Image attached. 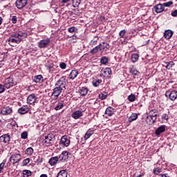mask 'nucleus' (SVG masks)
Here are the masks:
<instances>
[{
    "instance_id": "09e8293b",
    "label": "nucleus",
    "mask_w": 177,
    "mask_h": 177,
    "mask_svg": "<svg viewBox=\"0 0 177 177\" xmlns=\"http://www.w3.org/2000/svg\"><path fill=\"white\" fill-rule=\"evenodd\" d=\"M98 40L99 37L97 36L94 37L93 39L91 41V45H95Z\"/></svg>"
},
{
    "instance_id": "bf43d9fd",
    "label": "nucleus",
    "mask_w": 177,
    "mask_h": 177,
    "mask_svg": "<svg viewBox=\"0 0 177 177\" xmlns=\"http://www.w3.org/2000/svg\"><path fill=\"white\" fill-rule=\"evenodd\" d=\"M171 15L173 17H177V10H175L174 11H172Z\"/></svg>"
},
{
    "instance_id": "603ef678",
    "label": "nucleus",
    "mask_w": 177,
    "mask_h": 177,
    "mask_svg": "<svg viewBox=\"0 0 177 177\" xmlns=\"http://www.w3.org/2000/svg\"><path fill=\"white\" fill-rule=\"evenodd\" d=\"M59 67H60V68H62V70H64V69L67 67V64H66V63H64V62H62V63L59 64Z\"/></svg>"
},
{
    "instance_id": "9d476101",
    "label": "nucleus",
    "mask_w": 177,
    "mask_h": 177,
    "mask_svg": "<svg viewBox=\"0 0 177 177\" xmlns=\"http://www.w3.org/2000/svg\"><path fill=\"white\" fill-rule=\"evenodd\" d=\"M28 0H17L15 5L17 9H23L26 5H27Z\"/></svg>"
},
{
    "instance_id": "7c9ffc66",
    "label": "nucleus",
    "mask_w": 177,
    "mask_h": 177,
    "mask_svg": "<svg viewBox=\"0 0 177 177\" xmlns=\"http://www.w3.org/2000/svg\"><path fill=\"white\" fill-rule=\"evenodd\" d=\"M33 153H34V149H32V147H28L26 150V154H27L28 157L32 156Z\"/></svg>"
},
{
    "instance_id": "8fccbe9b",
    "label": "nucleus",
    "mask_w": 177,
    "mask_h": 177,
    "mask_svg": "<svg viewBox=\"0 0 177 177\" xmlns=\"http://www.w3.org/2000/svg\"><path fill=\"white\" fill-rule=\"evenodd\" d=\"M99 99H100L101 100H104V99H107V95L100 93L99 94Z\"/></svg>"
},
{
    "instance_id": "4be33fe9",
    "label": "nucleus",
    "mask_w": 177,
    "mask_h": 177,
    "mask_svg": "<svg viewBox=\"0 0 177 177\" xmlns=\"http://www.w3.org/2000/svg\"><path fill=\"white\" fill-rule=\"evenodd\" d=\"M101 73L104 77L107 75H111V68H106L104 69H102L101 71Z\"/></svg>"
},
{
    "instance_id": "0e129e2a",
    "label": "nucleus",
    "mask_w": 177,
    "mask_h": 177,
    "mask_svg": "<svg viewBox=\"0 0 177 177\" xmlns=\"http://www.w3.org/2000/svg\"><path fill=\"white\" fill-rule=\"evenodd\" d=\"M2 21H3V19H2V17H0V26L2 24Z\"/></svg>"
},
{
    "instance_id": "3c124183",
    "label": "nucleus",
    "mask_w": 177,
    "mask_h": 177,
    "mask_svg": "<svg viewBox=\"0 0 177 177\" xmlns=\"http://www.w3.org/2000/svg\"><path fill=\"white\" fill-rule=\"evenodd\" d=\"M30 163V158H27L23 160V165L26 166L27 164Z\"/></svg>"
},
{
    "instance_id": "423d86ee",
    "label": "nucleus",
    "mask_w": 177,
    "mask_h": 177,
    "mask_svg": "<svg viewBox=\"0 0 177 177\" xmlns=\"http://www.w3.org/2000/svg\"><path fill=\"white\" fill-rule=\"evenodd\" d=\"M50 44V39L47 38L45 39H42L38 43V47L40 49H44V48H48V46Z\"/></svg>"
},
{
    "instance_id": "412c9836",
    "label": "nucleus",
    "mask_w": 177,
    "mask_h": 177,
    "mask_svg": "<svg viewBox=\"0 0 177 177\" xmlns=\"http://www.w3.org/2000/svg\"><path fill=\"white\" fill-rule=\"evenodd\" d=\"M88 91L89 90L87 88V87H80L79 89V93H80L82 96H86Z\"/></svg>"
},
{
    "instance_id": "2f4dec72",
    "label": "nucleus",
    "mask_w": 177,
    "mask_h": 177,
    "mask_svg": "<svg viewBox=\"0 0 177 177\" xmlns=\"http://www.w3.org/2000/svg\"><path fill=\"white\" fill-rule=\"evenodd\" d=\"M99 50H100V46L98 45L97 46H95L94 48H93L90 53L92 54V55H96V53H97V52H99Z\"/></svg>"
},
{
    "instance_id": "4c0bfd02",
    "label": "nucleus",
    "mask_w": 177,
    "mask_h": 177,
    "mask_svg": "<svg viewBox=\"0 0 177 177\" xmlns=\"http://www.w3.org/2000/svg\"><path fill=\"white\" fill-rule=\"evenodd\" d=\"M100 63L101 64H107V63H109V58H107V57H102L100 59Z\"/></svg>"
},
{
    "instance_id": "c03bdc74",
    "label": "nucleus",
    "mask_w": 177,
    "mask_h": 177,
    "mask_svg": "<svg viewBox=\"0 0 177 177\" xmlns=\"http://www.w3.org/2000/svg\"><path fill=\"white\" fill-rule=\"evenodd\" d=\"M136 100V96H135V94H131L128 96V100L129 102H135Z\"/></svg>"
},
{
    "instance_id": "69168bd1",
    "label": "nucleus",
    "mask_w": 177,
    "mask_h": 177,
    "mask_svg": "<svg viewBox=\"0 0 177 177\" xmlns=\"http://www.w3.org/2000/svg\"><path fill=\"white\" fill-rule=\"evenodd\" d=\"M40 177H48V175L46 174H41Z\"/></svg>"
},
{
    "instance_id": "c756f323",
    "label": "nucleus",
    "mask_w": 177,
    "mask_h": 177,
    "mask_svg": "<svg viewBox=\"0 0 177 177\" xmlns=\"http://www.w3.org/2000/svg\"><path fill=\"white\" fill-rule=\"evenodd\" d=\"M56 177H67V171L66 170H61Z\"/></svg>"
},
{
    "instance_id": "b1692460",
    "label": "nucleus",
    "mask_w": 177,
    "mask_h": 177,
    "mask_svg": "<svg viewBox=\"0 0 177 177\" xmlns=\"http://www.w3.org/2000/svg\"><path fill=\"white\" fill-rule=\"evenodd\" d=\"M59 162H65L66 160L67 159V157L66 156V152L62 151V153L59 156Z\"/></svg>"
},
{
    "instance_id": "f257e3e1",
    "label": "nucleus",
    "mask_w": 177,
    "mask_h": 177,
    "mask_svg": "<svg viewBox=\"0 0 177 177\" xmlns=\"http://www.w3.org/2000/svg\"><path fill=\"white\" fill-rule=\"evenodd\" d=\"M54 142L55 136L53 134H48L44 136V138L41 141V145H43V146H46V147H49L53 146Z\"/></svg>"
},
{
    "instance_id": "f704fd0d",
    "label": "nucleus",
    "mask_w": 177,
    "mask_h": 177,
    "mask_svg": "<svg viewBox=\"0 0 177 177\" xmlns=\"http://www.w3.org/2000/svg\"><path fill=\"white\" fill-rule=\"evenodd\" d=\"M138 60H139V55L138 54H132L131 62H133V63H136V62Z\"/></svg>"
},
{
    "instance_id": "4d7b16f0",
    "label": "nucleus",
    "mask_w": 177,
    "mask_h": 177,
    "mask_svg": "<svg viewBox=\"0 0 177 177\" xmlns=\"http://www.w3.org/2000/svg\"><path fill=\"white\" fill-rule=\"evenodd\" d=\"M68 32H75V27H71L68 29Z\"/></svg>"
},
{
    "instance_id": "5701e85b",
    "label": "nucleus",
    "mask_w": 177,
    "mask_h": 177,
    "mask_svg": "<svg viewBox=\"0 0 177 177\" xmlns=\"http://www.w3.org/2000/svg\"><path fill=\"white\" fill-rule=\"evenodd\" d=\"M57 161L59 162V156H55V157L50 158L48 162L50 165L53 166V165H55V164H57Z\"/></svg>"
},
{
    "instance_id": "c85d7f7f",
    "label": "nucleus",
    "mask_w": 177,
    "mask_h": 177,
    "mask_svg": "<svg viewBox=\"0 0 177 177\" xmlns=\"http://www.w3.org/2000/svg\"><path fill=\"white\" fill-rule=\"evenodd\" d=\"M17 34L18 38L21 39H21H23V38H27V33L26 32L19 30L17 32Z\"/></svg>"
},
{
    "instance_id": "4468645a",
    "label": "nucleus",
    "mask_w": 177,
    "mask_h": 177,
    "mask_svg": "<svg viewBox=\"0 0 177 177\" xmlns=\"http://www.w3.org/2000/svg\"><path fill=\"white\" fill-rule=\"evenodd\" d=\"M156 120L157 118L154 116L148 115L146 117V123L148 124V125H153Z\"/></svg>"
},
{
    "instance_id": "338daca9",
    "label": "nucleus",
    "mask_w": 177,
    "mask_h": 177,
    "mask_svg": "<svg viewBox=\"0 0 177 177\" xmlns=\"http://www.w3.org/2000/svg\"><path fill=\"white\" fill-rule=\"evenodd\" d=\"M143 176V174H139L138 176H137L136 177H142Z\"/></svg>"
},
{
    "instance_id": "6ab92c4d",
    "label": "nucleus",
    "mask_w": 177,
    "mask_h": 177,
    "mask_svg": "<svg viewBox=\"0 0 177 177\" xmlns=\"http://www.w3.org/2000/svg\"><path fill=\"white\" fill-rule=\"evenodd\" d=\"M28 106L27 105H24L22 107L19 108L18 109V113L19 114H26L27 113H28Z\"/></svg>"
},
{
    "instance_id": "13d9d810",
    "label": "nucleus",
    "mask_w": 177,
    "mask_h": 177,
    "mask_svg": "<svg viewBox=\"0 0 177 177\" xmlns=\"http://www.w3.org/2000/svg\"><path fill=\"white\" fill-rule=\"evenodd\" d=\"M5 92V86L0 84V93Z\"/></svg>"
},
{
    "instance_id": "5fc2aeb1",
    "label": "nucleus",
    "mask_w": 177,
    "mask_h": 177,
    "mask_svg": "<svg viewBox=\"0 0 177 177\" xmlns=\"http://www.w3.org/2000/svg\"><path fill=\"white\" fill-rule=\"evenodd\" d=\"M64 152L65 153V156H66V158L68 160V158H70V157H71L72 156L71 153L67 151H64Z\"/></svg>"
},
{
    "instance_id": "0eeeda50",
    "label": "nucleus",
    "mask_w": 177,
    "mask_h": 177,
    "mask_svg": "<svg viewBox=\"0 0 177 177\" xmlns=\"http://www.w3.org/2000/svg\"><path fill=\"white\" fill-rule=\"evenodd\" d=\"M169 97L170 100H176L177 98V91L176 90L171 91H166L165 97Z\"/></svg>"
},
{
    "instance_id": "a18cd8bd",
    "label": "nucleus",
    "mask_w": 177,
    "mask_h": 177,
    "mask_svg": "<svg viewBox=\"0 0 177 177\" xmlns=\"http://www.w3.org/2000/svg\"><path fill=\"white\" fill-rule=\"evenodd\" d=\"M162 171V169H161V168L157 167L153 169V174L158 175V174H161Z\"/></svg>"
},
{
    "instance_id": "e2e57ef3",
    "label": "nucleus",
    "mask_w": 177,
    "mask_h": 177,
    "mask_svg": "<svg viewBox=\"0 0 177 177\" xmlns=\"http://www.w3.org/2000/svg\"><path fill=\"white\" fill-rule=\"evenodd\" d=\"M62 3H67V2H70V0H62Z\"/></svg>"
},
{
    "instance_id": "e433bc0d",
    "label": "nucleus",
    "mask_w": 177,
    "mask_h": 177,
    "mask_svg": "<svg viewBox=\"0 0 177 177\" xmlns=\"http://www.w3.org/2000/svg\"><path fill=\"white\" fill-rule=\"evenodd\" d=\"M149 115L157 118V109H152L149 111Z\"/></svg>"
},
{
    "instance_id": "aec40b11",
    "label": "nucleus",
    "mask_w": 177,
    "mask_h": 177,
    "mask_svg": "<svg viewBox=\"0 0 177 177\" xmlns=\"http://www.w3.org/2000/svg\"><path fill=\"white\" fill-rule=\"evenodd\" d=\"M136 120H138V114L132 113L128 118L127 124H131V122H133V121H136Z\"/></svg>"
},
{
    "instance_id": "cd10ccee",
    "label": "nucleus",
    "mask_w": 177,
    "mask_h": 177,
    "mask_svg": "<svg viewBox=\"0 0 177 177\" xmlns=\"http://www.w3.org/2000/svg\"><path fill=\"white\" fill-rule=\"evenodd\" d=\"M8 42H10V44H20V42H21V39L18 38H14V37H10L8 39Z\"/></svg>"
},
{
    "instance_id": "a211bd4d",
    "label": "nucleus",
    "mask_w": 177,
    "mask_h": 177,
    "mask_svg": "<svg viewBox=\"0 0 177 177\" xmlns=\"http://www.w3.org/2000/svg\"><path fill=\"white\" fill-rule=\"evenodd\" d=\"M10 113H12V108L9 106L3 107L1 111V113L3 114V115L10 114Z\"/></svg>"
},
{
    "instance_id": "864d4df0",
    "label": "nucleus",
    "mask_w": 177,
    "mask_h": 177,
    "mask_svg": "<svg viewBox=\"0 0 177 177\" xmlns=\"http://www.w3.org/2000/svg\"><path fill=\"white\" fill-rule=\"evenodd\" d=\"M11 21L13 24H16L17 23V17L12 16Z\"/></svg>"
},
{
    "instance_id": "37998d69",
    "label": "nucleus",
    "mask_w": 177,
    "mask_h": 177,
    "mask_svg": "<svg viewBox=\"0 0 177 177\" xmlns=\"http://www.w3.org/2000/svg\"><path fill=\"white\" fill-rule=\"evenodd\" d=\"M163 8L165 9V8H169L171 5H174V2L170 1L162 3Z\"/></svg>"
},
{
    "instance_id": "39448f33",
    "label": "nucleus",
    "mask_w": 177,
    "mask_h": 177,
    "mask_svg": "<svg viewBox=\"0 0 177 177\" xmlns=\"http://www.w3.org/2000/svg\"><path fill=\"white\" fill-rule=\"evenodd\" d=\"M20 160H21V156L20 153L12 154L10 158V161L13 165L17 164Z\"/></svg>"
},
{
    "instance_id": "ea45409f",
    "label": "nucleus",
    "mask_w": 177,
    "mask_h": 177,
    "mask_svg": "<svg viewBox=\"0 0 177 177\" xmlns=\"http://www.w3.org/2000/svg\"><path fill=\"white\" fill-rule=\"evenodd\" d=\"M41 78H43V77L41 75H38L37 76H35L34 82H35L36 84H38V83L41 82Z\"/></svg>"
},
{
    "instance_id": "49530a36",
    "label": "nucleus",
    "mask_w": 177,
    "mask_h": 177,
    "mask_svg": "<svg viewBox=\"0 0 177 177\" xmlns=\"http://www.w3.org/2000/svg\"><path fill=\"white\" fill-rule=\"evenodd\" d=\"M125 34H127V31L125 30H122L119 32L120 38H126Z\"/></svg>"
},
{
    "instance_id": "7ed1b4c3",
    "label": "nucleus",
    "mask_w": 177,
    "mask_h": 177,
    "mask_svg": "<svg viewBox=\"0 0 177 177\" xmlns=\"http://www.w3.org/2000/svg\"><path fill=\"white\" fill-rule=\"evenodd\" d=\"M59 146L61 147H68V146H70V139H68V137H67V136H63L61 138Z\"/></svg>"
},
{
    "instance_id": "1a4fd4ad",
    "label": "nucleus",
    "mask_w": 177,
    "mask_h": 177,
    "mask_svg": "<svg viewBox=\"0 0 177 177\" xmlns=\"http://www.w3.org/2000/svg\"><path fill=\"white\" fill-rule=\"evenodd\" d=\"M4 88L9 89V88H12L13 86V77H9L4 81V84L3 85Z\"/></svg>"
},
{
    "instance_id": "20e7f679",
    "label": "nucleus",
    "mask_w": 177,
    "mask_h": 177,
    "mask_svg": "<svg viewBox=\"0 0 177 177\" xmlns=\"http://www.w3.org/2000/svg\"><path fill=\"white\" fill-rule=\"evenodd\" d=\"M62 91H63V88L60 87L55 86V88H54L52 93V97L54 100H57L59 96H60V93H62Z\"/></svg>"
},
{
    "instance_id": "72a5a7b5",
    "label": "nucleus",
    "mask_w": 177,
    "mask_h": 177,
    "mask_svg": "<svg viewBox=\"0 0 177 177\" xmlns=\"http://www.w3.org/2000/svg\"><path fill=\"white\" fill-rule=\"evenodd\" d=\"M64 107V104L63 102H58L57 105L54 108V110H56V111L59 110H62V108Z\"/></svg>"
},
{
    "instance_id": "f8f14e48",
    "label": "nucleus",
    "mask_w": 177,
    "mask_h": 177,
    "mask_svg": "<svg viewBox=\"0 0 177 177\" xmlns=\"http://www.w3.org/2000/svg\"><path fill=\"white\" fill-rule=\"evenodd\" d=\"M154 11L156 13H162L164 12V6L162 3H159L153 6Z\"/></svg>"
},
{
    "instance_id": "680f3d73",
    "label": "nucleus",
    "mask_w": 177,
    "mask_h": 177,
    "mask_svg": "<svg viewBox=\"0 0 177 177\" xmlns=\"http://www.w3.org/2000/svg\"><path fill=\"white\" fill-rule=\"evenodd\" d=\"M3 168H5V162H3L0 164V171H2Z\"/></svg>"
},
{
    "instance_id": "dca6fc26",
    "label": "nucleus",
    "mask_w": 177,
    "mask_h": 177,
    "mask_svg": "<svg viewBox=\"0 0 177 177\" xmlns=\"http://www.w3.org/2000/svg\"><path fill=\"white\" fill-rule=\"evenodd\" d=\"M164 132H165V126L162 125L156 129L155 131V134L158 136L161 135V133H164Z\"/></svg>"
},
{
    "instance_id": "58836bf2",
    "label": "nucleus",
    "mask_w": 177,
    "mask_h": 177,
    "mask_svg": "<svg viewBox=\"0 0 177 177\" xmlns=\"http://www.w3.org/2000/svg\"><path fill=\"white\" fill-rule=\"evenodd\" d=\"M102 84V80L96 79L93 81V86H99Z\"/></svg>"
},
{
    "instance_id": "c9c22d12",
    "label": "nucleus",
    "mask_w": 177,
    "mask_h": 177,
    "mask_svg": "<svg viewBox=\"0 0 177 177\" xmlns=\"http://www.w3.org/2000/svg\"><path fill=\"white\" fill-rule=\"evenodd\" d=\"M130 73L132 75H139V72L136 68H130Z\"/></svg>"
},
{
    "instance_id": "f3484780",
    "label": "nucleus",
    "mask_w": 177,
    "mask_h": 177,
    "mask_svg": "<svg viewBox=\"0 0 177 177\" xmlns=\"http://www.w3.org/2000/svg\"><path fill=\"white\" fill-rule=\"evenodd\" d=\"M173 35H174V31H172L171 30H166L164 32V37L166 39H171V38H172Z\"/></svg>"
},
{
    "instance_id": "052dcab7",
    "label": "nucleus",
    "mask_w": 177,
    "mask_h": 177,
    "mask_svg": "<svg viewBox=\"0 0 177 177\" xmlns=\"http://www.w3.org/2000/svg\"><path fill=\"white\" fill-rule=\"evenodd\" d=\"M11 37L12 38H15L17 39H19V36L17 35V32L15 33H13L11 35Z\"/></svg>"
},
{
    "instance_id": "a878e982",
    "label": "nucleus",
    "mask_w": 177,
    "mask_h": 177,
    "mask_svg": "<svg viewBox=\"0 0 177 177\" xmlns=\"http://www.w3.org/2000/svg\"><path fill=\"white\" fill-rule=\"evenodd\" d=\"M93 133H94V131L93 130L88 129L86 131V134L84 135V140H88V139H89L90 137L93 135Z\"/></svg>"
},
{
    "instance_id": "9b49d317",
    "label": "nucleus",
    "mask_w": 177,
    "mask_h": 177,
    "mask_svg": "<svg viewBox=\"0 0 177 177\" xmlns=\"http://www.w3.org/2000/svg\"><path fill=\"white\" fill-rule=\"evenodd\" d=\"M37 102V96L35 93L30 94L27 97L28 104H34V102Z\"/></svg>"
},
{
    "instance_id": "79ce46f5",
    "label": "nucleus",
    "mask_w": 177,
    "mask_h": 177,
    "mask_svg": "<svg viewBox=\"0 0 177 177\" xmlns=\"http://www.w3.org/2000/svg\"><path fill=\"white\" fill-rule=\"evenodd\" d=\"M24 177H29L31 176V171L30 170H24L23 171Z\"/></svg>"
},
{
    "instance_id": "774afa93",
    "label": "nucleus",
    "mask_w": 177,
    "mask_h": 177,
    "mask_svg": "<svg viewBox=\"0 0 177 177\" xmlns=\"http://www.w3.org/2000/svg\"><path fill=\"white\" fill-rule=\"evenodd\" d=\"M73 17H76V15L75 14H74Z\"/></svg>"
},
{
    "instance_id": "393cba45",
    "label": "nucleus",
    "mask_w": 177,
    "mask_h": 177,
    "mask_svg": "<svg viewBox=\"0 0 177 177\" xmlns=\"http://www.w3.org/2000/svg\"><path fill=\"white\" fill-rule=\"evenodd\" d=\"M105 114L109 115V117H111L114 114V109L111 106L108 107L105 111Z\"/></svg>"
},
{
    "instance_id": "bb28decb",
    "label": "nucleus",
    "mask_w": 177,
    "mask_h": 177,
    "mask_svg": "<svg viewBox=\"0 0 177 177\" xmlns=\"http://www.w3.org/2000/svg\"><path fill=\"white\" fill-rule=\"evenodd\" d=\"M77 75H78V71L77 70H73L69 75V78L70 80H74L77 78Z\"/></svg>"
},
{
    "instance_id": "6e6d98bb",
    "label": "nucleus",
    "mask_w": 177,
    "mask_h": 177,
    "mask_svg": "<svg viewBox=\"0 0 177 177\" xmlns=\"http://www.w3.org/2000/svg\"><path fill=\"white\" fill-rule=\"evenodd\" d=\"M169 117H168V115H167V113H163L162 115V120H166V121H168V120H169Z\"/></svg>"
},
{
    "instance_id": "ddd939ff",
    "label": "nucleus",
    "mask_w": 177,
    "mask_h": 177,
    "mask_svg": "<svg viewBox=\"0 0 177 177\" xmlns=\"http://www.w3.org/2000/svg\"><path fill=\"white\" fill-rule=\"evenodd\" d=\"M82 111H75L72 113L71 117L74 118V120H78L82 117L83 113Z\"/></svg>"
},
{
    "instance_id": "6e6552de",
    "label": "nucleus",
    "mask_w": 177,
    "mask_h": 177,
    "mask_svg": "<svg viewBox=\"0 0 177 177\" xmlns=\"http://www.w3.org/2000/svg\"><path fill=\"white\" fill-rule=\"evenodd\" d=\"M55 86L61 88V89L66 88V77H62L58 81H57Z\"/></svg>"
},
{
    "instance_id": "473e14b6",
    "label": "nucleus",
    "mask_w": 177,
    "mask_h": 177,
    "mask_svg": "<svg viewBox=\"0 0 177 177\" xmlns=\"http://www.w3.org/2000/svg\"><path fill=\"white\" fill-rule=\"evenodd\" d=\"M166 66V68H167V70H171L172 67H174V66H175V63H174V62L171 61L169 62H166L165 63Z\"/></svg>"
},
{
    "instance_id": "2eb2a0df",
    "label": "nucleus",
    "mask_w": 177,
    "mask_h": 177,
    "mask_svg": "<svg viewBox=\"0 0 177 177\" xmlns=\"http://www.w3.org/2000/svg\"><path fill=\"white\" fill-rule=\"evenodd\" d=\"M0 142L3 143H9V142H10V136H9V134H3L0 137Z\"/></svg>"
},
{
    "instance_id": "de8ad7c7",
    "label": "nucleus",
    "mask_w": 177,
    "mask_h": 177,
    "mask_svg": "<svg viewBox=\"0 0 177 177\" xmlns=\"http://www.w3.org/2000/svg\"><path fill=\"white\" fill-rule=\"evenodd\" d=\"M21 139H27V138H28V133H27V131H24L23 133H21Z\"/></svg>"
},
{
    "instance_id": "a19ab883",
    "label": "nucleus",
    "mask_w": 177,
    "mask_h": 177,
    "mask_svg": "<svg viewBox=\"0 0 177 177\" xmlns=\"http://www.w3.org/2000/svg\"><path fill=\"white\" fill-rule=\"evenodd\" d=\"M81 3V0H73V8H78Z\"/></svg>"
},
{
    "instance_id": "f03ea898",
    "label": "nucleus",
    "mask_w": 177,
    "mask_h": 177,
    "mask_svg": "<svg viewBox=\"0 0 177 177\" xmlns=\"http://www.w3.org/2000/svg\"><path fill=\"white\" fill-rule=\"evenodd\" d=\"M99 46L101 53L103 55H108L111 48L110 44H109L107 42H102L99 44Z\"/></svg>"
}]
</instances>
